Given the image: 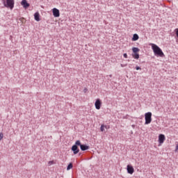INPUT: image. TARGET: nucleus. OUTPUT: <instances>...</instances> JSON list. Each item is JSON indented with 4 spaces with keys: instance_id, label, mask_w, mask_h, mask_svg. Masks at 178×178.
Instances as JSON below:
<instances>
[{
    "instance_id": "nucleus-7",
    "label": "nucleus",
    "mask_w": 178,
    "mask_h": 178,
    "mask_svg": "<svg viewBox=\"0 0 178 178\" xmlns=\"http://www.w3.org/2000/svg\"><path fill=\"white\" fill-rule=\"evenodd\" d=\"M52 12H53V16H54V17H59L60 16V13L59 12L58 8H53Z\"/></svg>"
},
{
    "instance_id": "nucleus-13",
    "label": "nucleus",
    "mask_w": 178,
    "mask_h": 178,
    "mask_svg": "<svg viewBox=\"0 0 178 178\" xmlns=\"http://www.w3.org/2000/svg\"><path fill=\"white\" fill-rule=\"evenodd\" d=\"M132 56L134 59H138L140 58V54H138V53H134Z\"/></svg>"
},
{
    "instance_id": "nucleus-19",
    "label": "nucleus",
    "mask_w": 178,
    "mask_h": 178,
    "mask_svg": "<svg viewBox=\"0 0 178 178\" xmlns=\"http://www.w3.org/2000/svg\"><path fill=\"white\" fill-rule=\"evenodd\" d=\"M123 56H124V58H125V59H127V54H123Z\"/></svg>"
},
{
    "instance_id": "nucleus-10",
    "label": "nucleus",
    "mask_w": 178,
    "mask_h": 178,
    "mask_svg": "<svg viewBox=\"0 0 178 178\" xmlns=\"http://www.w3.org/2000/svg\"><path fill=\"white\" fill-rule=\"evenodd\" d=\"M21 5L25 9H27V8H29L30 6V3H27V0H22L21 2Z\"/></svg>"
},
{
    "instance_id": "nucleus-16",
    "label": "nucleus",
    "mask_w": 178,
    "mask_h": 178,
    "mask_svg": "<svg viewBox=\"0 0 178 178\" xmlns=\"http://www.w3.org/2000/svg\"><path fill=\"white\" fill-rule=\"evenodd\" d=\"M100 131H105V125L104 124L101 125Z\"/></svg>"
},
{
    "instance_id": "nucleus-15",
    "label": "nucleus",
    "mask_w": 178,
    "mask_h": 178,
    "mask_svg": "<svg viewBox=\"0 0 178 178\" xmlns=\"http://www.w3.org/2000/svg\"><path fill=\"white\" fill-rule=\"evenodd\" d=\"M73 168V164L72 163H70L67 167V170H70V169H72Z\"/></svg>"
},
{
    "instance_id": "nucleus-11",
    "label": "nucleus",
    "mask_w": 178,
    "mask_h": 178,
    "mask_svg": "<svg viewBox=\"0 0 178 178\" xmlns=\"http://www.w3.org/2000/svg\"><path fill=\"white\" fill-rule=\"evenodd\" d=\"M34 18L36 22H40V13L37 12L34 14Z\"/></svg>"
},
{
    "instance_id": "nucleus-8",
    "label": "nucleus",
    "mask_w": 178,
    "mask_h": 178,
    "mask_svg": "<svg viewBox=\"0 0 178 178\" xmlns=\"http://www.w3.org/2000/svg\"><path fill=\"white\" fill-rule=\"evenodd\" d=\"M127 170L129 175H133L134 173V168L130 165L127 166Z\"/></svg>"
},
{
    "instance_id": "nucleus-9",
    "label": "nucleus",
    "mask_w": 178,
    "mask_h": 178,
    "mask_svg": "<svg viewBox=\"0 0 178 178\" xmlns=\"http://www.w3.org/2000/svg\"><path fill=\"white\" fill-rule=\"evenodd\" d=\"M165 135L160 134L159 136V143L160 145L161 144H163V143L165 142Z\"/></svg>"
},
{
    "instance_id": "nucleus-17",
    "label": "nucleus",
    "mask_w": 178,
    "mask_h": 178,
    "mask_svg": "<svg viewBox=\"0 0 178 178\" xmlns=\"http://www.w3.org/2000/svg\"><path fill=\"white\" fill-rule=\"evenodd\" d=\"M2 138H3V134L0 133V141L2 140Z\"/></svg>"
},
{
    "instance_id": "nucleus-12",
    "label": "nucleus",
    "mask_w": 178,
    "mask_h": 178,
    "mask_svg": "<svg viewBox=\"0 0 178 178\" xmlns=\"http://www.w3.org/2000/svg\"><path fill=\"white\" fill-rule=\"evenodd\" d=\"M132 51L134 54H138V52H140V49L137 47H133Z\"/></svg>"
},
{
    "instance_id": "nucleus-23",
    "label": "nucleus",
    "mask_w": 178,
    "mask_h": 178,
    "mask_svg": "<svg viewBox=\"0 0 178 178\" xmlns=\"http://www.w3.org/2000/svg\"><path fill=\"white\" fill-rule=\"evenodd\" d=\"M87 90V89H85V91Z\"/></svg>"
},
{
    "instance_id": "nucleus-21",
    "label": "nucleus",
    "mask_w": 178,
    "mask_h": 178,
    "mask_svg": "<svg viewBox=\"0 0 178 178\" xmlns=\"http://www.w3.org/2000/svg\"><path fill=\"white\" fill-rule=\"evenodd\" d=\"M104 129H109V126H104Z\"/></svg>"
},
{
    "instance_id": "nucleus-3",
    "label": "nucleus",
    "mask_w": 178,
    "mask_h": 178,
    "mask_svg": "<svg viewBox=\"0 0 178 178\" xmlns=\"http://www.w3.org/2000/svg\"><path fill=\"white\" fill-rule=\"evenodd\" d=\"M3 1L4 6L6 8H10V9H13L15 8V1L14 0H7L6 3L5 2V0Z\"/></svg>"
},
{
    "instance_id": "nucleus-14",
    "label": "nucleus",
    "mask_w": 178,
    "mask_h": 178,
    "mask_svg": "<svg viewBox=\"0 0 178 178\" xmlns=\"http://www.w3.org/2000/svg\"><path fill=\"white\" fill-rule=\"evenodd\" d=\"M138 38H139L138 35L135 33L133 35L132 41H137V40H138Z\"/></svg>"
},
{
    "instance_id": "nucleus-20",
    "label": "nucleus",
    "mask_w": 178,
    "mask_h": 178,
    "mask_svg": "<svg viewBox=\"0 0 178 178\" xmlns=\"http://www.w3.org/2000/svg\"><path fill=\"white\" fill-rule=\"evenodd\" d=\"M49 165H54V161H49Z\"/></svg>"
},
{
    "instance_id": "nucleus-4",
    "label": "nucleus",
    "mask_w": 178,
    "mask_h": 178,
    "mask_svg": "<svg viewBox=\"0 0 178 178\" xmlns=\"http://www.w3.org/2000/svg\"><path fill=\"white\" fill-rule=\"evenodd\" d=\"M76 145L80 147L81 151H87V149H90L89 146L86 145H81V142L80 140H76Z\"/></svg>"
},
{
    "instance_id": "nucleus-2",
    "label": "nucleus",
    "mask_w": 178,
    "mask_h": 178,
    "mask_svg": "<svg viewBox=\"0 0 178 178\" xmlns=\"http://www.w3.org/2000/svg\"><path fill=\"white\" fill-rule=\"evenodd\" d=\"M145 124H149L152 122V113L147 112L145 114Z\"/></svg>"
},
{
    "instance_id": "nucleus-22",
    "label": "nucleus",
    "mask_w": 178,
    "mask_h": 178,
    "mask_svg": "<svg viewBox=\"0 0 178 178\" xmlns=\"http://www.w3.org/2000/svg\"><path fill=\"white\" fill-rule=\"evenodd\" d=\"M136 70H141L140 67H136Z\"/></svg>"
},
{
    "instance_id": "nucleus-5",
    "label": "nucleus",
    "mask_w": 178,
    "mask_h": 178,
    "mask_svg": "<svg viewBox=\"0 0 178 178\" xmlns=\"http://www.w3.org/2000/svg\"><path fill=\"white\" fill-rule=\"evenodd\" d=\"M102 105V102L101 101V99H96V102L95 103V106L96 109L99 111V109H101Z\"/></svg>"
},
{
    "instance_id": "nucleus-24",
    "label": "nucleus",
    "mask_w": 178,
    "mask_h": 178,
    "mask_svg": "<svg viewBox=\"0 0 178 178\" xmlns=\"http://www.w3.org/2000/svg\"><path fill=\"white\" fill-rule=\"evenodd\" d=\"M87 90V89H85V91Z\"/></svg>"
},
{
    "instance_id": "nucleus-1",
    "label": "nucleus",
    "mask_w": 178,
    "mask_h": 178,
    "mask_svg": "<svg viewBox=\"0 0 178 178\" xmlns=\"http://www.w3.org/2000/svg\"><path fill=\"white\" fill-rule=\"evenodd\" d=\"M150 45L156 56H160L161 58H163V56H165V54H163V51H162V49H161L158 45L154 43L150 44Z\"/></svg>"
},
{
    "instance_id": "nucleus-6",
    "label": "nucleus",
    "mask_w": 178,
    "mask_h": 178,
    "mask_svg": "<svg viewBox=\"0 0 178 178\" xmlns=\"http://www.w3.org/2000/svg\"><path fill=\"white\" fill-rule=\"evenodd\" d=\"M77 145H76L75 142V145H74L72 147V151H73L74 155H76V154H79V152H80V149H79V147H77Z\"/></svg>"
},
{
    "instance_id": "nucleus-18",
    "label": "nucleus",
    "mask_w": 178,
    "mask_h": 178,
    "mask_svg": "<svg viewBox=\"0 0 178 178\" xmlns=\"http://www.w3.org/2000/svg\"><path fill=\"white\" fill-rule=\"evenodd\" d=\"M178 151V142L177 143L176 147H175V152H177Z\"/></svg>"
}]
</instances>
